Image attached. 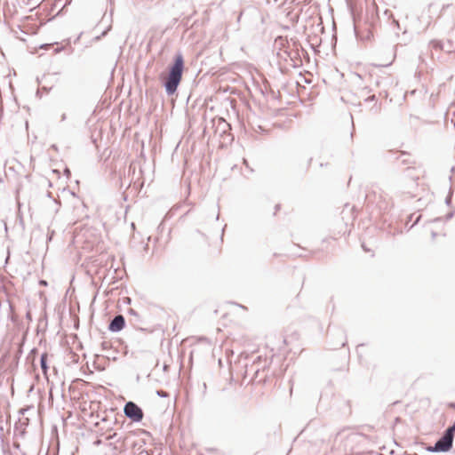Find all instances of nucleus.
Wrapping results in <instances>:
<instances>
[{"instance_id":"20e7f679","label":"nucleus","mask_w":455,"mask_h":455,"mask_svg":"<svg viewBox=\"0 0 455 455\" xmlns=\"http://www.w3.org/2000/svg\"><path fill=\"white\" fill-rule=\"evenodd\" d=\"M125 326V319L123 315H116L109 323L108 330L112 332H118Z\"/></svg>"},{"instance_id":"6ab92c4d","label":"nucleus","mask_w":455,"mask_h":455,"mask_svg":"<svg viewBox=\"0 0 455 455\" xmlns=\"http://www.w3.org/2000/svg\"><path fill=\"white\" fill-rule=\"evenodd\" d=\"M394 23H395V25H396L397 27H399V23H398V21H397V20H394Z\"/></svg>"},{"instance_id":"f03ea898","label":"nucleus","mask_w":455,"mask_h":455,"mask_svg":"<svg viewBox=\"0 0 455 455\" xmlns=\"http://www.w3.org/2000/svg\"><path fill=\"white\" fill-rule=\"evenodd\" d=\"M124 412V415L133 422H140L143 419L141 408L131 401L125 403Z\"/></svg>"},{"instance_id":"412c9836","label":"nucleus","mask_w":455,"mask_h":455,"mask_svg":"<svg viewBox=\"0 0 455 455\" xmlns=\"http://www.w3.org/2000/svg\"><path fill=\"white\" fill-rule=\"evenodd\" d=\"M52 147L53 149H57L55 145H52Z\"/></svg>"},{"instance_id":"9d476101","label":"nucleus","mask_w":455,"mask_h":455,"mask_svg":"<svg viewBox=\"0 0 455 455\" xmlns=\"http://www.w3.org/2000/svg\"><path fill=\"white\" fill-rule=\"evenodd\" d=\"M427 451H430V452H440V451H439V450H435V449H434V446H429V447H427Z\"/></svg>"},{"instance_id":"7ed1b4c3","label":"nucleus","mask_w":455,"mask_h":455,"mask_svg":"<svg viewBox=\"0 0 455 455\" xmlns=\"http://www.w3.org/2000/svg\"><path fill=\"white\" fill-rule=\"evenodd\" d=\"M452 443L453 438L446 433H443V435L435 442L434 449L439 450L440 452H446L451 449Z\"/></svg>"},{"instance_id":"6e6552de","label":"nucleus","mask_w":455,"mask_h":455,"mask_svg":"<svg viewBox=\"0 0 455 455\" xmlns=\"http://www.w3.org/2000/svg\"><path fill=\"white\" fill-rule=\"evenodd\" d=\"M444 433H446L448 435H450L451 437H452L454 439V433H455V422L453 423L452 426L449 427L445 431Z\"/></svg>"},{"instance_id":"423d86ee","label":"nucleus","mask_w":455,"mask_h":455,"mask_svg":"<svg viewBox=\"0 0 455 455\" xmlns=\"http://www.w3.org/2000/svg\"><path fill=\"white\" fill-rule=\"evenodd\" d=\"M40 365L42 371L44 375L47 374L48 365H47V354H43L40 357Z\"/></svg>"},{"instance_id":"4468645a","label":"nucleus","mask_w":455,"mask_h":455,"mask_svg":"<svg viewBox=\"0 0 455 455\" xmlns=\"http://www.w3.org/2000/svg\"><path fill=\"white\" fill-rule=\"evenodd\" d=\"M66 119H67V115H66L65 113H63V114L61 115L60 121H61V122H64Z\"/></svg>"},{"instance_id":"2eb2a0df","label":"nucleus","mask_w":455,"mask_h":455,"mask_svg":"<svg viewBox=\"0 0 455 455\" xmlns=\"http://www.w3.org/2000/svg\"><path fill=\"white\" fill-rule=\"evenodd\" d=\"M39 283H40V285H43V286L47 285V282L45 280H40Z\"/></svg>"},{"instance_id":"5701e85b","label":"nucleus","mask_w":455,"mask_h":455,"mask_svg":"<svg viewBox=\"0 0 455 455\" xmlns=\"http://www.w3.org/2000/svg\"><path fill=\"white\" fill-rule=\"evenodd\" d=\"M278 209H279V205L277 204V205L275 206V210L277 211Z\"/></svg>"},{"instance_id":"f8f14e48","label":"nucleus","mask_w":455,"mask_h":455,"mask_svg":"<svg viewBox=\"0 0 455 455\" xmlns=\"http://www.w3.org/2000/svg\"><path fill=\"white\" fill-rule=\"evenodd\" d=\"M375 99H376L375 95H371L369 98H367L365 100L366 101H372V100H375Z\"/></svg>"},{"instance_id":"4be33fe9","label":"nucleus","mask_w":455,"mask_h":455,"mask_svg":"<svg viewBox=\"0 0 455 455\" xmlns=\"http://www.w3.org/2000/svg\"><path fill=\"white\" fill-rule=\"evenodd\" d=\"M65 172H66V173H69L70 172L68 169H66Z\"/></svg>"},{"instance_id":"9b49d317","label":"nucleus","mask_w":455,"mask_h":455,"mask_svg":"<svg viewBox=\"0 0 455 455\" xmlns=\"http://www.w3.org/2000/svg\"><path fill=\"white\" fill-rule=\"evenodd\" d=\"M450 47H453L452 44L451 43V41H447L444 43V48H450ZM454 50V48H452Z\"/></svg>"},{"instance_id":"f3484780","label":"nucleus","mask_w":455,"mask_h":455,"mask_svg":"<svg viewBox=\"0 0 455 455\" xmlns=\"http://www.w3.org/2000/svg\"><path fill=\"white\" fill-rule=\"evenodd\" d=\"M140 455H149L148 451L140 452Z\"/></svg>"},{"instance_id":"ddd939ff","label":"nucleus","mask_w":455,"mask_h":455,"mask_svg":"<svg viewBox=\"0 0 455 455\" xmlns=\"http://www.w3.org/2000/svg\"><path fill=\"white\" fill-rule=\"evenodd\" d=\"M451 200V195H449V196L446 197V199H445V203H446V204H450Z\"/></svg>"},{"instance_id":"1a4fd4ad","label":"nucleus","mask_w":455,"mask_h":455,"mask_svg":"<svg viewBox=\"0 0 455 455\" xmlns=\"http://www.w3.org/2000/svg\"><path fill=\"white\" fill-rule=\"evenodd\" d=\"M156 395L160 397H167L169 395L168 393L164 390H157Z\"/></svg>"},{"instance_id":"dca6fc26","label":"nucleus","mask_w":455,"mask_h":455,"mask_svg":"<svg viewBox=\"0 0 455 455\" xmlns=\"http://www.w3.org/2000/svg\"><path fill=\"white\" fill-rule=\"evenodd\" d=\"M116 434H114V435H108V436L107 437V439H108V440L113 439V438L116 436Z\"/></svg>"},{"instance_id":"f257e3e1","label":"nucleus","mask_w":455,"mask_h":455,"mask_svg":"<svg viewBox=\"0 0 455 455\" xmlns=\"http://www.w3.org/2000/svg\"><path fill=\"white\" fill-rule=\"evenodd\" d=\"M183 69V55L180 52H178L175 55L173 63L170 66L168 75L163 83L167 95L171 96L176 92L182 78Z\"/></svg>"},{"instance_id":"aec40b11","label":"nucleus","mask_w":455,"mask_h":455,"mask_svg":"<svg viewBox=\"0 0 455 455\" xmlns=\"http://www.w3.org/2000/svg\"><path fill=\"white\" fill-rule=\"evenodd\" d=\"M27 317H28V319H31V317H30V313H29V312H28V313H27Z\"/></svg>"},{"instance_id":"a211bd4d","label":"nucleus","mask_w":455,"mask_h":455,"mask_svg":"<svg viewBox=\"0 0 455 455\" xmlns=\"http://www.w3.org/2000/svg\"><path fill=\"white\" fill-rule=\"evenodd\" d=\"M452 215H453L452 213H449V214L447 215V219H451V218L452 217Z\"/></svg>"},{"instance_id":"0eeeda50","label":"nucleus","mask_w":455,"mask_h":455,"mask_svg":"<svg viewBox=\"0 0 455 455\" xmlns=\"http://www.w3.org/2000/svg\"><path fill=\"white\" fill-rule=\"evenodd\" d=\"M230 125L224 119H218V129H220L222 132H226L229 129Z\"/></svg>"},{"instance_id":"39448f33","label":"nucleus","mask_w":455,"mask_h":455,"mask_svg":"<svg viewBox=\"0 0 455 455\" xmlns=\"http://www.w3.org/2000/svg\"><path fill=\"white\" fill-rule=\"evenodd\" d=\"M429 46L435 50H441L446 52H453L452 47L450 48H444V42L438 41V40H432L429 43Z\"/></svg>"}]
</instances>
